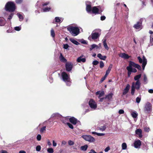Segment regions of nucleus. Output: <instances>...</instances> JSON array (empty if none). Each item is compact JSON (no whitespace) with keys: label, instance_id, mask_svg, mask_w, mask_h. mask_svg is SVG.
Wrapping results in <instances>:
<instances>
[{"label":"nucleus","instance_id":"f257e3e1","mask_svg":"<svg viewBox=\"0 0 153 153\" xmlns=\"http://www.w3.org/2000/svg\"><path fill=\"white\" fill-rule=\"evenodd\" d=\"M16 9V6L14 2H8L5 6V9L7 11L10 12H13Z\"/></svg>","mask_w":153,"mask_h":153},{"label":"nucleus","instance_id":"f03ea898","mask_svg":"<svg viewBox=\"0 0 153 153\" xmlns=\"http://www.w3.org/2000/svg\"><path fill=\"white\" fill-rule=\"evenodd\" d=\"M67 30L73 36L77 35L80 32L79 29L77 27L69 26L68 27Z\"/></svg>","mask_w":153,"mask_h":153},{"label":"nucleus","instance_id":"7ed1b4c3","mask_svg":"<svg viewBox=\"0 0 153 153\" xmlns=\"http://www.w3.org/2000/svg\"><path fill=\"white\" fill-rule=\"evenodd\" d=\"M82 137L85 140L90 142H94L95 141L94 138L90 135H82Z\"/></svg>","mask_w":153,"mask_h":153},{"label":"nucleus","instance_id":"20e7f679","mask_svg":"<svg viewBox=\"0 0 153 153\" xmlns=\"http://www.w3.org/2000/svg\"><path fill=\"white\" fill-rule=\"evenodd\" d=\"M138 59L139 60V62L140 63H142V68L144 70L145 68V67L147 64V60L144 56H143V61L142 59L140 56H138L137 57Z\"/></svg>","mask_w":153,"mask_h":153},{"label":"nucleus","instance_id":"39448f33","mask_svg":"<svg viewBox=\"0 0 153 153\" xmlns=\"http://www.w3.org/2000/svg\"><path fill=\"white\" fill-rule=\"evenodd\" d=\"M100 35V34L98 32L92 33L91 35L88 37V39L90 40H91V39L93 40H95L99 38Z\"/></svg>","mask_w":153,"mask_h":153},{"label":"nucleus","instance_id":"423d86ee","mask_svg":"<svg viewBox=\"0 0 153 153\" xmlns=\"http://www.w3.org/2000/svg\"><path fill=\"white\" fill-rule=\"evenodd\" d=\"M88 104L90 107L92 109H95L97 108V104L93 99H91L90 100Z\"/></svg>","mask_w":153,"mask_h":153},{"label":"nucleus","instance_id":"0eeeda50","mask_svg":"<svg viewBox=\"0 0 153 153\" xmlns=\"http://www.w3.org/2000/svg\"><path fill=\"white\" fill-rule=\"evenodd\" d=\"M65 67L67 71L68 72L71 71L73 67L72 63L70 62H66L65 65Z\"/></svg>","mask_w":153,"mask_h":153},{"label":"nucleus","instance_id":"6e6552de","mask_svg":"<svg viewBox=\"0 0 153 153\" xmlns=\"http://www.w3.org/2000/svg\"><path fill=\"white\" fill-rule=\"evenodd\" d=\"M62 79L64 82H66L70 79L69 75H68L65 72H63L61 74Z\"/></svg>","mask_w":153,"mask_h":153},{"label":"nucleus","instance_id":"1a4fd4ad","mask_svg":"<svg viewBox=\"0 0 153 153\" xmlns=\"http://www.w3.org/2000/svg\"><path fill=\"white\" fill-rule=\"evenodd\" d=\"M143 27L142 22L141 20H140V21L137 22L133 26V27H134V28L139 30H140L142 29Z\"/></svg>","mask_w":153,"mask_h":153},{"label":"nucleus","instance_id":"9d476101","mask_svg":"<svg viewBox=\"0 0 153 153\" xmlns=\"http://www.w3.org/2000/svg\"><path fill=\"white\" fill-rule=\"evenodd\" d=\"M129 64L131 67H133L135 68H137L139 70H141V67L139 65L135 63L134 62H132L131 61H129Z\"/></svg>","mask_w":153,"mask_h":153},{"label":"nucleus","instance_id":"9b49d317","mask_svg":"<svg viewBox=\"0 0 153 153\" xmlns=\"http://www.w3.org/2000/svg\"><path fill=\"white\" fill-rule=\"evenodd\" d=\"M141 145V141L139 139L135 140L134 143V146L136 148H140Z\"/></svg>","mask_w":153,"mask_h":153},{"label":"nucleus","instance_id":"f8f14e48","mask_svg":"<svg viewBox=\"0 0 153 153\" xmlns=\"http://www.w3.org/2000/svg\"><path fill=\"white\" fill-rule=\"evenodd\" d=\"M152 105L151 103L149 102H147L145 106V110L147 111H150L152 110Z\"/></svg>","mask_w":153,"mask_h":153},{"label":"nucleus","instance_id":"ddd939ff","mask_svg":"<svg viewBox=\"0 0 153 153\" xmlns=\"http://www.w3.org/2000/svg\"><path fill=\"white\" fill-rule=\"evenodd\" d=\"M92 12L95 14H100L99 12V9L97 6H94L92 7Z\"/></svg>","mask_w":153,"mask_h":153},{"label":"nucleus","instance_id":"4468645a","mask_svg":"<svg viewBox=\"0 0 153 153\" xmlns=\"http://www.w3.org/2000/svg\"><path fill=\"white\" fill-rule=\"evenodd\" d=\"M133 83H134V86H135L136 89L138 90L140 89L141 85L140 81H137L135 83L133 82L132 83V85H133Z\"/></svg>","mask_w":153,"mask_h":153},{"label":"nucleus","instance_id":"2eb2a0df","mask_svg":"<svg viewBox=\"0 0 153 153\" xmlns=\"http://www.w3.org/2000/svg\"><path fill=\"white\" fill-rule=\"evenodd\" d=\"M70 122L73 125H76L77 123L78 120L77 119L72 117L69 118Z\"/></svg>","mask_w":153,"mask_h":153},{"label":"nucleus","instance_id":"dca6fc26","mask_svg":"<svg viewBox=\"0 0 153 153\" xmlns=\"http://www.w3.org/2000/svg\"><path fill=\"white\" fill-rule=\"evenodd\" d=\"M130 88V85L129 84H127L125 88H124L123 92V95H126L128 91Z\"/></svg>","mask_w":153,"mask_h":153},{"label":"nucleus","instance_id":"f3484780","mask_svg":"<svg viewBox=\"0 0 153 153\" xmlns=\"http://www.w3.org/2000/svg\"><path fill=\"white\" fill-rule=\"evenodd\" d=\"M135 133L136 134L138 135L140 138H142L143 137L142 134V130L140 129H137L135 131Z\"/></svg>","mask_w":153,"mask_h":153},{"label":"nucleus","instance_id":"a211bd4d","mask_svg":"<svg viewBox=\"0 0 153 153\" xmlns=\"http://www.w3.org/2000/svg\"><path fill=\"white\" fill-rule=\"evenodd\" d=\"M83 56H81L77 58L76 61L78 62H85L86 61V59L85 58H82Z\"/></svg>","mask_w":153,"mask_h":153},{"label":"nucleus","instance_id":"6ab92c4d","mask_svg":"<svg viewBox=\"0 0 153 153\" xmlns=\"http://www.w3.org/2000/svg\"><path fill=\"white\" fill-rule=\"evenodd\" d=\"M59 59L61 62H67V59L63 56L62 53H60V55L59 56Z\"/></svg>","mask_w":153,"mask_h":153},{"label":"nucleus","instance_id":"aec40b11","mask_svg":"<svg viewBox=\"0 0 153 153\" xmlns=\"http://www.w3.org/2000/svg\"><path fill=\"white\" fill-rule=\"evenodd\" d=\"M6 20L2 17H0V26H4L6 23Z\"/></svg>","mask_w":153,"mask_h":153},{"label":"nucleus","instance_id":"412c9836","mask_svg":"<svg viewBox=\"0 0 153 153\" xmlns=\"http://www.w3.org/2000/svg\"><path fill=\"white\" fill-rule=\"evenodd\" d=\"M107 128V125H104L103 126H101L100 127H97V129L101 131H103L106 129Z\"/></svg>","mask_w":153,"mask_h":153},{"label":"nucleus","instance_id":"4be33fe9","mask_svg":"<svg viewBox=\"0 0 153 153\" xmlns=\"http://www.w3.org/2000/svg\"><path fill=\"white\" fill-rule=\"evenodd\" d=\"M126 69L128 71V77H130L132 72L131 67L129 65V66L126 68Z\"/></svg>","mask_w":153,"mask_h":153},{"label":"nucleus","instance_id":"5701e85b","mask_svg":"<svg viewBox=\"0 0 153 153\" xmlns=\"http://www.w3.org/2000/svg\"><path fill=\"white\" fill-rule=\"evenodd\" d=\"M120 56L124 59H128L130 57V56H129L128 54L125 53H122L121 55Z\"/></svg>","mask_w":153,"mask_h":153},{"label":"nucleus","instance_id":"b1692460","mask_svg":"<svg viewBox=\"0 0 153 153\" xmlns=\"http://www.w3.org/2000/svg\"><path fill=\"white\" fill-rule=\"evenodd\" d=\"M92 8L90 4H87L86 6V10L87 12L89 13L92 11Z\"/></svg>","mask_w":153,"mask_h":153},{"label":"nucleus","instance_id":"393cba45","mask_svg":"<svg viewBox=\"0 0 153 153\" xmlns=\"http://www.w3.org/2000/svg\"><path fill=\"white\" fill-rule=\"evenodd\" d=\"M113 94L112 93H110L108 95H106L105 99H107L108 100H110L112 98Z\"/></svg>","mask_w":153,"mask_h":153},{"label":"nucleus","instance_id":"a878e982","mask_svg":"<svg viewBox=\"0 0 153 153\" xmlns=\"http://www.w3.org/2000/svg\"><path fill=\"white\" fill-rule=\"evenodd\" d=\"M106 41V39H103V45H104V46L105 48L107 50H108L109 49V48L108 47L107 45Z\"/></svg>","mask_w":153,"mask_h":153},{"label":"nucleus","instance_id":"bb28decb","mask_svg":"<svg viewBox=\"0 0 153 153\" xmlns=\"http://www.w3.org/2000/svg\"><path fill=\"white\" fill-rule=\"evenodd\" d=\"M104 92L103 91L100 92V91H97L96 93V94L97 95H99L98 98H100L101 97H102L104 95Z\"/></svg>","mask_w":153,"mask_h":153},{"label":"nucleus","instance_id":"cd10ccee","mask_svg":"<svg viewBox=\"0 0 153 153\" xmlns=\"http://www.w3.org/2000/svg\"><path fill=\"white\" fill-rule=\"evenodd\" d=\"M97 57L100 59L103 60H105L106 58V56H102L101 53H99L97 54Z\"/></svg>","mask_w":153,"mask_h":153},{"label":"nucleus","instance_id":"c85d7f7f","mask_svg":"<svg viewBox=\"0 0 153 153\" xmlns=\"http://www.w3.org/2000/svg\"><path fill=\"white\" fill-rule=\"evenodd\" d=\"M141 75L139 74L134 76V79L135 80L138 81H140L139 79L141 78Z\"/></svg>","mask_w":153,"mask_h":153},{"label":"nucleus","instance_id":"c756f323","mask_svg":"<svg viewBox=\"0 0 153 153\" xmlns=\"http://www.w3.org/2000/svg\"><path fill=\"white\" fill-rule=\"evenodd\" d=\"M69 40L72 43L76 45H78L79 44L77 41L73 39L70 38Z\"/></svg>","mask_w":153,"mask_h":153},{"label":"nucleus","instance_id":"7c9ffc66","mask_svg":"<svg viewBox=\"0 0 153 153\" xmlns=\"http://www.w3.org/2000/svg\"><path fill=\"white\" fill-rule=\"evenodd\" d=\"M99 48V46L96 44H93L91 45V47L90 48V51H92L93 49L96 48V49H98Z\"/></svg>","mask_w":153,"mask_h":153},{"label":"nucleus","instance_id":"2f4dec72","mask_svg":"<svg viewBox=\"0 0 153 153\" xmlns=\"http://www.w3.org/2000/svg\"><path fill=\"white\" fill-rule=\"evenodd\" d=\"M135 86H134V83L133 85H132L131 87V94L132 95H133L135 92Z\"/></svg>","mask_w":153,"mask_h":153},{"label":"nucleus","instance_id":"473e14b6","mask_svg":"<svg viewBox=\"0 0 153 153\" xmlns=\"http://www.w3.org/2000/svg\"><path fill=\"white\" fill-rule=\"evenodd\" d=\"M88 147L87 145H85L84 146H82L80 147V149L82 150L85 151L87 150Z\"/></svg>","mask_w":153,"mask_h":153},{"label":"nucleus","instance_id":"72a5a7b5","mask_svg":"<svg viewBox=\"0 0 153 153\" xmlns=\"http://www.w3.org/2000/svg\"><path fill=\"white\" fill-rule=\"evenodd\" d=\"M51 9L50 7H44L42 9L43 12H47L50 11Z\"/></svg>","mask_w":153,"mask_h":153},{"label":"nucleus","instance_id":"f704fd0d","mask_svg":"<svg viewBox=\"0 0 153 153\" xmlns=\"http://www.w3.org/2000/svg\"><path fill=\"white\" fill-rule=\"evenodd\" d=\"M61 121L62 123L65 124H67V123H68L67 122L68 121V119L66 117L62 119Z\"/></svg>","mask_w":153,"mask_h":153},{"label":"nucleus","instance_id":"c9c22d12","mask_svg":"<svg viewBox=\"0 0 153 153\" xmlns=\"http://www.w3.org/2000/svg\"><path fill=\"white\" fill-rule=\"evenodd\" d=\"M112 67V64H110L109 65V67L108 68V69L106 71V73H107L108 74H109L111 69Z\"/></svg>","mask_w":153,"mask_h":153},{"label":"nucleus","instance_id":"e433bc0d","mask_svg":"<svg viewBox=\"0 0 153 153\" xmlns=\"http://www.w3.org/2000/svg\"><path fill=\"white\" fill-rule=\"evenodd\" d=\"M17 16L19 19V20L20 21H22L23 20L24 18L22 15L20 14V13H17Z\"/></svg>","mask_w":153,"mask_h":153},{"label":"nucleus","instance_id":"4c0bfd02","mask_svg":"<svg viewBox=\"0 0 153 153\" xmlns=\"http://www.w3.org/2000/svg\"><path fill=\"white\" fill-rule=\"evenodd\" d=\"M51 36H52L53 38H54L55 36V33L54 30L52 29L51 31Z\"/></svg>","mask_w":153,"mask_h":153},{"label":"nucleus","instance_id":"58836bf2","mask_svg":"<svg viewBox=\"0 0 153 153\" xmlns=\"http://www.w3.org/2000/svg\"><path fill=\"white\" fill-rule=\"evenodd\" d=\"M68 86H70L71 85V79H69L68 80L66 81V82H65Z\"/></svg>","mask_w":153,"mask_h":153},{"label":"nucleus","instance_id":"ea45409f","mask_svg":"<svg viewBox=\"0 0 153 153\" xmlns=\"http://www.w3.org/2000/svg\"><path fill=\"white\" fill-rule=\"evenodd\" d=\"M59 114L58 113H55L52 114L51 116V117H58L59 116Z\"/></svg>","mask_w":153,"mask_h":153},{"label":"nucleus","instance_id":"a19ab883","mask_svg":"<svg viewBox=\"0 0 153 153\" xmlns=\"http://www.w3.org/2000/svg\"><path fill=\"white\" fill-rule=\"evenodd\" d=\"M131 114L132 117L134 118H136L138 115L137 114L134 112H132Z\"/></svg>","mask_w":153,"mask_h":153},{"label":"nucleus","instance_id":"79ce46f5","mask_svg":"<svg viewBox=\"0 0 153 153\" xmlns=\"http://www.w3.org/2000/svg\"><path fill=\"white\" fill-rule=\"evenodd\" d=\"M122 149L123 150H125L127 148V145L126 143H122Z\"/></svg>","mask_w":153,"mask_h":153},{"label":"nucleus","instance_id":"37998d69","mask_svg":"<svg viewBox=\"0 0 153 153\" xmlns=\"http://www.w3.org/2000/svg\"><path fill=\"white\" fill-rule=\"evenodd\" d=\"M100 67L101 68H102L104 66V63L102 61H101L100 62Z\"/></svg>","mask_w":153,"mask_h":153},{"label":"nucleus","instance_id":"c03bdc74","mask_svg":"<svg viewBox=\"0 0 153 153\" xmlns=\"http://www.w3.org/2000/svg\"><path fill=\"white\" fill-rule=\"evenodd\" d=\"M47 151L50 153H53V150L52 148H49L47 149Z\"/></svg>","mask_w":153,"mask_h":153},{"label":"nucleus","instance_id":"a18cd8bd","mask_svg":"<svg viewBox=\"0 0 153 153\" xmlns=\"http://www.w3.org/2000/svg\"><path fill=\"white\" fill-rule=\"evenodd\" d=\"M50 4V2L49 1L46 2H45L42 3V6L43 7H44L45 6H46Z\"/></svg>","mask_w":153,"mask_h":153},{"label":"nucleus","instance_id":"49530a36","mask_svg":"<svg viewBox=\"0 0 153 153\" xmlns=\"http://www.w3.org/2000/svg\"><path fill=\"white\" fill-rule=\"evenodd\" d=\"M67 125L71 129H73L74 128L73 126L70 123H67Z\"/></svg>","mask_w":153,"mask_h":153},{"label":"nucleus","instance_id":"de8ad7c7","mask_svg":"<svg viewBox=\"0 0 153 153\" xmlns=\"http://www.w3.org/2000/svg\"><path fill=\"white\" fill-rule=\"evenodd\" d=\"M9 29L7 30V32L8 33H11L12 32V28L11 27H9Z\"/></svg>","mask_w":153,"mask_h":153},{"label":"nucleus","instance_id":"09e8293b","mask_svg":"<svg viewBox=\"0 0 153 153\" xmlns=\"http://www.w3.org/2000/svg\"><path fill=\"white\" fill-rule=\"evenodd\" d=\"M55 22H59L60 21V19L58 17H56L55 18Z\"/></svg>","mask_w":153,"mask_h":153},{"label":"nucleus","instance_id":"8fccbe9b","mask_svg":"<svg viewBox=\"0 0 153 153\" xmlns=\"http://www.w3.org/2000/svg\"><path fill=\"white\" fill-rule=\"evenodd\" d=\"M14 15V13H11L8 16V19L9 20H10L12 18L13 15Z\"/></svg>","mask_w":153,"mask_h":153},{"label":"nucleus","instance_id":"3c124183","mask_svg":"<svg viewBox=\"0 0 153 153\" xmlns=\"http://www.w3.org/2000/svg\"><path fill=\"white\" fill-rule=\"evenodd\" d=\"M46 127L45 126H44L42 127L40 130V132L42 133L44 132V131L45 130Z\"/></svg>","mask_w":153,"mask_h":153},{"label":"nucleus","instance_id":"603ef678","mask_svg":"<svg viewBox=\"0 0 153 153\" xmlns=\"http://www.w3.org/2000/svg\"><path fill=\"white\" fill-rule=\"evenodd\" d=\"M41 149V147L40 145L37 146L36 147V151L39 152Z\"/></svg>","mask_w":153,"mask_h":153},{"label":"nucleus","instance_id":"864d4df0","mask_svg":"<svg viewBox=\"0 0 153 153\" xmlns=\"http://www.w3.org/2000/svg\"><path fill=\"white\" fill-rule=\"evenodd\" d=\"M99 63V62L98 61H97V60H94L93 61V62H92V64L93 65H97L98 63Z\"/></svg>","mask_w":153,"mask_h":153},{"label":"nucleus","instance_id":"5fc2aeb1","mask_svg":"<svg viewBox=\"0 0 153 153\" xmlns=\"http://www.w3.org/2000/svg\"><path fill=\"white\" fill-rule=\"evenodd\" d=\"M36 139L37 140L40 141L41 139V136L40 134H38L37 135L36 137Z\"/></svg>","mask_w":153,"mask_h":153},{"label":"nucleus","instance_id":"6e6d98bb","mask_svg":"<svg viewBox=\"0 0 153 153\" xmlns=\"http://www.w3.org/2000/svg\"><path fill=\"white\" fill-rule=\"evenodd\" d=\"M69 47V46L68 44H65L63 45V48L65 49H67Z\"/></svg>","mask_w":153,"mask_h":153},{"label":"nucleus","instance_id":"4d7b16f0","mask_svg":"<svg viewBox=\"0 0 153 153\" xmlns=\"http://www.w3.org/2000/svg\"><path fill=\"white\" fill-rule=\"evenodd\" d=\"M141 100V98L139 97H137L136 98V102L137 103H139Z\"/></svg>","mask_w":153,"mask_h":153},{"label":"nucleus","instance_id":"13d9d810","mask_svg":"<svg viewBox=\"0 0 153 153\" xmlns=\"http://www.w3.org/2000/svg\"><path fill=\"white\" fill-rule=\"evenodd\" d=\"M23 0H16V2L17 4H20L22 1Z\"/></svg>","mask_w":153,"mask_h":153},{"label":"nucleus","instance_id":"bf43d9fd","mask_svg":"<svg viewBox=\"0 0 153 153\" xmlns=\"http://www.w3.org/2000/svg\"><path fill=\"white\" fill-rule=\"evenodd\" d=\"M68 143L69 145H72L74 144V142L71 140H69L68 142Z\"/></svg>","mask_w":153,"mask_h":153},{"label":"nucleus","instance_id":"052dcab7","mask_svg":"<svg viewBox=\"0 0 153 153\" xmlns=\"http://www.w3.org/2000/svg\"><path fill=\"white\" fill-rule=\"evenodd\" d=\"M143 81L144 82H146L147 81V78L145 74L143 76Z\"/></svg>","mask_w":153,"mask_h":153},{"label":"nucleus","instance_id":"680f3d73","mask_svg":"<svg viewBox=\"0 0 153 153\" xmlns=\"http://www.w3.org/2000/svg\"><path fill=\"white\" fill-rule=\"evenodd\" d=\"M14 29L16 30L19 31L21 30V27H15Z\"/></svg>","mask_w":153,"mask_h":153},{"label":"nucleus","instance_id":"e2e57ef3","mask_svg":"<svg viewBox=\"0 0 153 153\" xmlns=\"http://www.w3.org/2000/svg\"><path fill=\"white\" fill-rule=\"evenodd\" d=\"M124 112V110L122 109H120L119 111V113L120 114H123Z\"/></svg>","mask_w":153,"mask_h":153},{"label":"nucleus","instance_id":"0e129e2a","mask_svg":"<svg viewBox=\"0 0 153 153\" xmlns=\"http://www.w3.org/2000/svg\"><path fill=\"white\" fill-rule=\"evenodd\" d=\"M105 19L106 17H105V16H101L100 17V19L102 21H103L105 20Z\"/></svg>","mask_w":153,"mask_h":153},{"label":"nucleus","instance_id":"69168bd1","mask_svg":"<svg viewBox=\"0 0 153 153\" xmlns=\"http://www.w3.org/2000/svg\"><path fill=\"white\" fill-rule=\"evenodd\" d=\"M131 71H132V72H133V73H136L137 72V70L135 68H132V67H131Z\"/></svg>","mask_w":153,"mask_h":153},{"label":"nucleus","instance_id":"338daca9","mask_svg":"<svg viewBox=\"0 0 153 153\" xmlns=\"http://www.w3.org/2000/svg\"><path fill=\"white\" fill-rule=\"evenodd\" d=\"M97 135L98 136H104L105 135V134L104 133H97Z\"/></svg>","mask_w":153,"mask_h":153},{"label":"nucleus","instance_id":"774afa93","mask_svg":"<svg viewBox=\"0 0 153 153\" xmlns=\"http://www.w3.org/2000/svg\"><path fill=\"white\" fill-rule=\"evenodd\" d=\"M0 153H8L6 150H2L1 151Z\"/></svg>","mask_w":153,"mask_h":153}]
</instances>
